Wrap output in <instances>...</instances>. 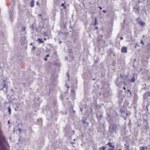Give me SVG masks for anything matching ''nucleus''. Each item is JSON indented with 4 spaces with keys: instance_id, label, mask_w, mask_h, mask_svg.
Wrapping results in <instances>:
<instances>
[{
    "instance_id": "11",
    "label": "nucleus",
    "mask_w": 150,
    "mask_h": 150,
    "mask_svg": "<svg viewBox=\"0 0 150 150\" xmlns=\"http://www.w3.org/2000/svg\"><path fill=\"white\" fill-rule=\"evenodd\" d=\"M112 143L111 142H109L107 144V145L109 146V147H110V148H108V150H115L114 149L115 148V146L114 145H112Z\"/></svg>"
},
{
    "instance_id": "43",
    "label": "nucleus",
    "mask_w": 150,
    "mask_h": 150,
    "mask_svg": "<svg viewBox=\"0 0 150 150\" xmlns=\"http://www.w3.org/2000/svg\"><path fill=\"white\" fill-rule=\"evenodd\" d=\"M7 123H8V124H10V121L9 120H8L7 122Z\"/></svg>"
},
{
    "instance_id": "2",
    "label": "nucleus",
    "mask_w": 150,
    "mask_h": 150,
    "mask_svg": "<svg viewBox=\"0 0 150 150\" xmlns=\"http://www.w3.org/2000/svg\"><path fill=\"white\" fill-rule=\"evenodd\" d=\"M118 126L117 125L115 124H111L109 127V132L111 134H113L114 133H116L117 131Z\"/></svg>"
},
{
    "instance_id": "13",
    "label": "nucleus",
    "mask_w": 150,
    "mask_h": 150,
    "mask_svg": "<svg viewBox=\"0 0 150 150\" xmlns=\"http://www.w3.org/2000/svg\"><path fill=\"white\" fill-rule=\"evenodd\" d=\"M127 47H123L121 49V51L122 53H127Z\"/></svg>"
},
{
    "instance_id": "48",
    "label": "nucleus",
    "mask_w": 150,
    "mask_h": 150,
    "mask_svg": "<svg viewBox=\"0 0 150 150\" xmlns=\"http://www.w3.org/2000/svg\"><path fill=\"white\" fill-rule=\"evenodd\" d=\"M62 43V42L61 41H60L59 42V44H61Z\"/></svg>"
},
{
    "instance_id": "31",
    "label": "nucleus",
    "mask_w": 150,
    "mask_h": 150,
    "mask_svg": "<svg viewBox=\"0 0 150 150\" xmlns=\"http://www.w3.org/2000/svg\"><path fill=\"white\" fill-rule=\"evenodd\" d=\"M36 49V47L35 46H33V47L32 48L31 50L32 51H33L35 50Z\"/></svg>"
},
{
    "instance_id": "14",
    "label": "nucleus",
    "mask_w": 150,
    "mask_h": 150,
    "mask_svg": "<svg viewBox=\"0 0 150 150\" xmlns=\"http://www.w3.org/2000/svg\"><path fill=\"white\" fill-rule=\"evenodd\" d=\"M123 80V81L126 82L127 83V82H129V79L128 78L127 76H126L123 79H122V80Z\"/></svg>"
},
{
    "instance_id": "32",
    "label": "nucleus",
    "mask_w": 150,
    "mask_h": 150,
    "mask_svg": "<svg viewBox=\"0 0 150 150\" xmlns=\"http://www.w3.org/2000/svg\"><path fill=\"white\" fill-rule=\"evenodd\" d=\"M141 43L142 44V45H144V42L143 40H141Z\"/></svg>"
},
{
    "instance_id": "37",
    "label": "nucleus",
    "mask_w": 150,
    "mask_h": 150,
    "mask_svg": "<svg viewBox=\"0 0 150 150\" xmlns=\"http://www.w3.org/2000/svg\"><path fill=\"white\" fill-rule=\"evenodd\" d=\"M49 54H47V55H46V57H49Z\"/></svg>"
},
{
    "instance_id": "35",
    "label": "nucleus",
    "mask_w": 150,
    "mask_h": 150,
    "mask_svg": "<svg viewBox=\"0 0 150 150\" xmlns=\"http://www.w3.org/2000/svg\"><path fill=\"white\" fill-rule=\"evenodd\" d=\"M72 135H74L75 134V132L74 130L72 131Z\"/></svg>"
},
{
    "instance_id": "55",
    "label": "nucleus",
    "mask_w": 150,
    "mask_h": 150,
    "mask_svg": "<svg viewBox=\"0 0 150 150\" xmlns=\"http://www.w3.org/2000/svg\"><path fill=\"white\" fill-rule=\"evenodd\" d=\"M44 40H46V38H44Z\"/></svg>"
},
{
    "instance_id": "19",
    "label": "nucleus",
    "mask_w": 150,
    "mask_h": 150,
    "mask_svg": "<svg viewBox=\"0 0 150 150\" xmlns=\"http://www.w3.org/2000/svg\"><path fill=\"white\" fill-rule=\"evenodd\" d=\"M37 40L38 42L39 43H44V42L41 39L39 38H38Z\"/></svg>"
},
{
    "instance_id": "45",
    "label": "nucleus",
    "mask_w": 150,
    "mask_h": 150,
    "mask_svg": "<svg viewBox=\"0 0 150 150\" xmlns=\"http://www.w3.org/2000/svg\"><path fill=\"white\" fill-rule=\"evenodd\" d=\"M120 39L121 40H122L123 39V38L122 37H120Z\"/></svg>"
},
{
    "instance_id": "10",
    "label": "nucleus",
    "mask_w": 150,
    "mask_h": 150,
    "mask_svg": "<svg viewBox=\"0 0 150 150\" xmlns=\"http://www.w3.org/2000/svg\"><path fill=\"white\" fill-rule=\"evenodd\" d=\"M138 98L137 94L136 93H135L133 97V103L134 104H136L137 103Z\"/></svg>"
},
{
    "instance_id": "54",
    "label": "nucleus",
    "mask_w": 150,
    "mask_h": 150,
    "mask_svg": "<svg viewBox=\"0 0 150 150\" xmlns=\"http://www.w3.org/2000/svg\"><path fill=\"white\" fill-rule=\"evenodd\" d=\"M73 112L74 113H75L76 112V111H75V110H73Z\"/></svg>"
},
{
    "instance_id": "53",
    "label": "nucleus",
    "mask_w": 150,
    "mask_h": 150,
    "mask_svg": "<svg viewBox=\"0 0 150 150\" xmlns=\"http://www.w3.org/2000/svg\"><path fill=\"white\" fill-rule=\"evenodd\" d=\"M38 16H42V15H41V14H39L38 15Z\"/></svg>"
},
{
    "instance_id": "15",
    "label": "nucleus",
    "mask_w": 150,
    "mask_h": 150,
    "mask_svg": "<svg viewBox=\"0 0 150 150\" xmlns=\"http://www.w3.org/2000/svg\"><path fill=\"white\" fill-rule=\"evenodd\" d=\"M103 128V125H99V127L98 129V131L99 132H102V129Z\"/></svg>"
},
{
    "instance_id": "47",
    "label": "nucleus",
    "mask_w": 150,
    "mask_h": 150,
    "mask_svg": "<svg viewBox=\"0 0 150 150\" xmlns=\"http://www.w3.org/2000/svg\"><path fill=\"white\" fill-rule=\"evenodd\" d=\"M123 88L124 90H126V88L125 87H124Z\"/></svg>"
},
{
    "instance_id": "27",
    "label": "nucleus",
    "mask_w": 150,
    "mask_h": 150,
    "mask_svg": "<svg viewBox=\"0 0 150 150\" xmlns=\"http://www.w3.org/2000/svg\"><path fill=\"white\" fill-rule=\"evenodd\" d=\"M54 1L55 4L56 5L58 4L59 3V2L58 0H56V1H55V0H54Z\"/></svg>"
},
{
    "instance_id": "56",
    "label": "nucleus",
    "mask_w": 150,
    "mask_h": 150,
    "mask_svg": "<svg viewBox=\"0 0 150 150\" xmlns=\"http://www.w3.org/2000/svg\"><path fill=\"white\" fill-rule=\"evenodd\" d=\"M23 85L24 86H25V83H23Z\"/></svg>"
},
{
    "instance_id": "6",
    "label": "nucleus",
    "mask_w": 150,
    "mask_h": 150,
    "mask_svg": "<svg viewBox=\"0 0 150 150\" xmlns=\"http://www.w3.org/2000/svg\"><path fill=\"white\" fill-rule=\"evenodd\" d=\"M97 117L98 120H101L103 117L102 113L100 111H98L96 113Z\"/></svg>"
},
{
    "instance_id": "58",
    "label": "nucleus",
    "mask_w": 150,
    "mask_h": 150,
    "mask_svg": "<svg viewBox=\"0 0 150 150\" xmlns=\"http://www.w3.org/2000/svg\"><path fill=\"white\" fill-rule=\"evenodd\" d=\"M98 62V61L97 60H96L95 61V62L96 63Z\"/></svg>"
},
{
    "instance_id": "3",
    "label": "nucleus",
    "mask_w": 150,
    "mask_h": 150,
    "mask_svg": "<svg viewBox=\"0 0 150 150\" xmlns=\"http://www.w3.org/2000/svg\"><path fill=\"white\" fill-rule=\"evenodd\" d=\"M115 83L117 86L119 87H121L123 84L126 86L127 84L126 82L123 81L122 78L118 77L116 80Z\"/></svg>"
},
{
    "instance_id": "29",
    "label": "nucleus",
    "mask_w": 150,
    "mask_h": 150,
    "mask_svg": "<svg viewBox=\"0 0 150 150\" xmlns=\"http://www.w3.org/2000/svg\"><path fill=\"white\" fill-rule=\"evenodd\" d=\"M122 101H123V99H122V98H121V99H120V100H119V104H120V103H121L122 102Z\"/></svg>"
},
{
    "instance_id": "38",
    "label": "nucleus",
    "mask_w": 150,
    "mask_h": 150,
    "mask_svg": "<svg viewBox=\"0 0 150 150\" xmlns=\"http://www.w3.org/2000/svg\"><path fill=\"white\" fill-rule=\"evenodd\" d=\"M44 60H45V61H47V58H46V57H45V58H44Z\"/></svg>"
},
{
    "instance_id": "7",
    "label": "nucleus",
    "mask_w": 150,
    "mask_h": 150,
    "mask_svg": "<svg viewBox=\"0 0 150 150\" xmlns=\"http://www.w3.org/2000/svg\"><path fill=\"white\" fill-rule=\"evenodd\" d=\"M81 123L85 127L89 125V123L87 121V119L86 118H83L81 120Z\"/></svg>"
},
{
    "instance_id": "18",
    "label": "nucleus",
    "mask_w": 150,
    "mask_h": 150,
    "mask_svg": "<svg viewBox=\"0 0 150 150\" xmlns=\"http://www.w3.org/2000/svg\"><path fill=\"white\" fill-rule=\"evenodd\" d=\"M34 1L33 0H32L30 3V6L31 7H33L34 6Z\"/></svg>"
},
{
    "instance_id": "60",
    "label": "nucleus",
    "mask_w": 150,
    "mask_h": 150,
    "mask_svg": "<svg viewBox=\"0 0 150 150\" xmlns=\"http://www.w3.org/2000/svg\"><path fill=\"white\" fill-rule=\"evenodd\" d=\"M80 110H81V111H82V109L81 108H80Z\"/></svg>"
},
{
    "instance_id": "61",
    "label": "nucleus",
    "mask_w": 150,
    "mask_h": 150,
    "mask_svg": "<svg viewBox=\"0 0 150 150\" xmlns=\"http://www.w3.org/2000/svg\"><path fill=\"white\" fill-rule=\"evenodd\" d=\"M118 150H122L121 149H118Z\"/></svg>"
},
{
    "instance_id": "49",
    "label": "nucleus",
    "mask_w": 150,
    "mask_h": 150,
    "mask_svg": "<svg viewBox=\"0 0 150 150\" xmlns=\"http://www.w3.org/2000/svg\"><path fill=\"white\" fill-rule=\"evenodd\" d=\"M95 29H98V27H95Z\"/></svg>"
},
{
    "instance_id": "63",
    "label": "nucleus",
    "mask_w": 150,
    "mask_h": 150,
    "mask_svg": "<svg viewBox=\"0 0 150 150\" xmlns=\"http://www.w3.org/2000/svg\"><path fill=\"white\" fill-rule=\"evenodd\" d=\"M76 139H74V141H76Z\"/></svg>"
},
{
    "instance_id": "9",
    "label": "nucleus",
    "mask_w": 150,
    "mask_h": 150,
    "mask_svg": "<svg viewBox=\"0 0 150 150\" xmlns=\"http://www.w3.org/2000/svg\"><path fill=\"white\" fill-rule=\"evenodd\" d=\"M112 29L111 28H109L107 31V34L105 36L106 38H109L111 34Z\"/></svg>"
},
{
    "instance_id": "51",
    "label": "nucleus",
    "mask_w": 150,
    "mask_h": 150,
    "mask_svg": "<svg viewBox=\"0 0 150 150\" xmlns=\"http://www.w3.org/2000/svg\"><path fill=\"white\" fill-rule=\"evenodd\" d=\"M106 12V10H104V13H105Z\"/></svg>"
},
{
    "instance_id": "50",
    "label": "nucleus",
    "mask_w": 150,
    "mask_h": 150,
    "mask_svg": "<svg viewBox=\"0 0 150 150\" xmlns=\"http://www.w3.org/2000/svg\"><path fill=\"white\" fill-rule=\"evenodd\" d=\"M2 76H3L1 74L0 75V76L1 77H1H2Z\"/></svg>"
},
{
    "instance_id": "42",
    "label": "nucleus",
    "mask_w": 150,
    "mask_h": 150,
    "mask_svg": "<svg viewBox=\"0 0 150 150\" xmlns=\"http://www.w3.org/2000/svg\"><path fill=\"white\" fill-rule=\"evenodd\" d=\"M18 130L19 131V132H21V129H20V128H19L18 129Z\"/></svg>"
},
{
    "instance_id": "41",
    "label": "nucleus",
    "mask_w": 150,
    "mask_h": 150,
    "mask_svg": "<svg viewBox=\"0 0 150 150\" xmlns=\"http://www.w3.org/2000/svg\"><path fill=\"white\" fill-rule=\"evenodd\" d=\"M36 5H37V6H38V5H39V4L38 2V1H37L36 2Z\"/></svg>"
},
{
    "instance_id": "44",
    "label": "nucleus",
    "mask_w": 150,
    "mask_h": 150,
    "mask_svg": "<svg viewBox=\"0 0 150 150\" xmlns=\"http://www.w3.org/2000/svg\"><path fill=\"white\" fill-rule=\"evenodd\" d=\"M129 93H130V94L131 96H132V93L131 92H130Z\"/></svg>"
},
{
    "instance_id": "28",
    "label": "nucleus",
    "mask_w": 150,
    "mask_h": 150,
    "mask_svg": "<svg viewBox=\"0 0 150 150\" xmlns=\"http://www.w3.org/2000/svg\"><path fill=\"white\" fill-rule=\"evenodd\" d=\"M19 108V106L18 105H17L16 104V108H15V110H17V109Z\"/></svg>"
},
{
    "instance_id": "16",
    "label": "nucleus",
    "mask_w": 150,
    "mask_h": 150,
    "mask_svg": "<svg viewBox=\"0 0 150 150\" xmlns=\"http://www.w3.org/2000/svg\"><path fill=\"white\" fill-rule=\"evenodd\" d=\"M135 79L134 77L132 76L130 79V80H129V81L130 82H134L135 81Z\"/></svg>"
},
{
    "instance_id": "62",
    "label": "nucleus",
    "mask_w": 150,
    "mask_h": 150,
    "mask_svg": "<svg viewBox=\"0 0 150 150\" xmlns=\"http://www.w3.org/2000/svg\"><path fill=\"white\" fill-rule=\"evenodd\" d=\"M135 48H137L136 45V46H135Z\"/></svg>"
},
{
    "instance_id": "17",
    "label": "nucleus",
    "mask_w": 150,
    "mask_h": 150,
    "mask_svg": "<svg viewBox=\"0 0 150 150\" xmlns=\"http://www.w3.org/2000/svg\"><path fill=\"white\" fill-rule=\"evenodd\" d=\"M140 150H147V148L146 146H140Z\"/></svg>"
},
{
    "instance_id": "1",
    "label": "nucleus",
    "mask_w": 150,
    "mask_h": 150,
    "mask_svg": "<svg viewBox=\"0 0 150 150\" xmlns=\"http://www.w3.org/2000/svg\"><path fill=\"white\" fill-rule=\"evenodd\" d=\"M7 144L6 137L0 131V148H2L4 144Z\"/></svg>"
},
{
    "instance_id": "20",
    "label": "nucleus",
    "mask_w": 150,
    "mask_h": 150,
    "mask_svg": "<svg viewBox=\"0 0 150 150\" xmlns=\"http://www.w3.org/2000/svg\"><path fill=\"white\" fill-rule=\"evenodd\" d=\"M120 78H122V79H123L124 77L126 76L125 74H120Z\"/></svg>"
},
{
    "instance_id": "26",
    "label": "nucleus",
    "mask_w": 150,
    "mask_h": 150,
    "mask_svg": "<svg viewBox=\"0 0 150 150\" xmlns=\"http://www.w3.org/2000/svg\"><path fill=\"white\" fill-rule=\"evenodd\" d=\"M25 28L24 27H22L21 28V30L22 31H24L25 30Z\"/></svg>"
},
{
    "instance_id": "34",
    "label": "nucleus",
    "mask_w": 150,
    "mask_h": 150,
    "mask_svg": "<svg viewBox=\"0 0 150 150\" xmlns=\"http://www.w3.org/2000/svg\"><path fill=\"white\" fill-rule=\"evenodd\" d=\"M136 9H137V11H138V13H139V8H137Z\"/></svg>"
},
{
    "instance_id": "24",
    "label": "nucleus",
    "mask_w": 150,
    "mask_h": 150,
    "mask_svg": "<svg viewBox=\"0 0 150 150\" xmlns=\"http://www.w3.org/2000/svg\"><path fill=\"white\" fill-rule=\"evenodd\" d=\"M61 6L62 7H63V8L64 9H65L66 8V6L64 5V4L63 3L61 5Z\"/></svg>"
},
{
    "instance_id": "4",
    "label": "nucleus",
    "mask_w": 150,
    "mask_h": 150,
    "mask_svg": "<svg viewBox=\"0 0 150 150\" xmlns=\"http://www.w3.org/2000/svg\"><path fill=\"white\" fill-rule=\"evenodd\" d=\"M6 83L3 80L0 86V89L3 90L4 91H7L6 87Z\"/></svg>"
},
{
    "instance_id": "46",
    "label": "nucleus",
    "mask_w": 150,
    "mask_h": 150,
    "mask_svg": "<svg viewBox=\"0 0 150 150\" xmlns=\"http://www.w3.org/2000/svg\"><path fill=\"white\" fill-rule=\"evenodd\" d=\"M99 8L101 10L102 9V8L100 6H99Z\"/></svg>"
},
{
    "instance_id": "33",
    "label": "nucleus",
    "mask_w": 150,
    "mask_h": 150,
    "mask_svg": "<svg viewBox=\"0 0 150 150\" xmlns=\"http://www.w3.org/2000/svg\"><path fill=\"white\" fill-rule=\"evenodd\" d=\"M99 149L100 150H103V146H102L101 147L99 148Z\"/></svg>"
},
{
    "instance_id": "23",
    "label": "nucleus",
    "mask_w": 150,
    "mask_h": 150,
    "mask_svg": "<svg viewBox=\"0 0 150 150\" xmlns=\"http://www.w3.org/2000/svg\"><path fill=\"white\" fill-rule=\"evenodd\" d=\"M97 18H95V23H94V26H95L97 24Z\"/></svg>"
},
{
    "instance_id": "57",
    "label": "nucleus",
    "mask_w": 150,
    "mask_h": 150,
    "mask_svg": "<svg viewBox=\"0 0 150 150\" xmlns=\"http://www.w3.org/2000/svg\"><path fill=\"white\" fill-rule=\"evenodd\" d=\"M67 75L68 76V78H69V75H68V74H67Z\"/></svg>"
},
{
    "instance_id": "22",
    "label": "nucleus",
    "mask_w": 150,
    "mask_h": 150,
    "mask_svg": "<svg viewBox=\"0 0 150 150\" xmlns=\"http://www.w3.org/2000/svg\"><path fill=\"white\" fill-rule=\"evenodd\" d=\"M8 114L9 115H10L11 113V109L10 108V107H8Z\"/></svg>"
},
{
    "instance_id": "25",
    "label": "nucleus",
    "mask_w": 150,
    "mask_h": 150,
    "mask_svg": "<svg viewBox=\"0 0 150 150\" xmlns=\"http://www.w3.org/2000/svg\"><path fill=\"white\" fill-rule=\"evenodd\" d=\"M147 47L148 48V49L149 51H150V43H149L147 45Z\"/></svg>"
},
{
    "instance_id": "12",
    "label": "nucleus",
    "mask_w": 150,
    "mask_h": 150,
    "mask_svg": "<svg viewBox=\"0 0 150 150\" xmlns=\"http://www.w3.org/2000/svg\"><path fill=\"white\" fill-rule=\"evenodd\" d=\"M149 96H150V92H146L145 93L144 95V98L145 100Z\"/></svg>"
},
{
    "instance_id": "8",
    "label": "nucleus",
    "mask_w": 150,
    "mask_h": 150,
    "mask_svg": "<svg viewBox=\"0 0 150 150\" xmlns=\"http://www.w3.org/2000/svg\"><path fill=\"white\" fill-rule=\"evenodd\" d=\"M138 21V23L142 26H144L146 25L145 23L141 21L140 18H138L137 19Z\"/></svg>"
},
{
    "instance_id": "40",
    "label": "nucleus",
    "mask_w": 150,
    "mask_h": 150,
    "mask_svg": "<svg viewBox=\"0 0 150 150\" xmlns=\"http://www.w3.org/2000/svg\"><path fill=\"white\" fill-rule=\"evenodd\" d=\"M71 144H75L76 143L75 142H71Z\"/></svg>"
},
{
    "instance_id": "36",
    "label": "nucleus",
    "mask_w": 150,
    "mask_h": 150,
    "mask_svg": "<svg viewBox=\"0 0 150 150\" xmlns=\"http://www.w3.org/2000/svg\"><path fill=\"white\" fill-rule=\"evenodd\" d=\"M127 92H129V93H130V92H131V91H130V90H129V89H128V90H127ZM125 92L126 93H127V91Z\"/></svg>"
},
{
    "instance_id": "52",
    "label": "nucleus",
    "mask_w": 150,
    "mask_h": 150,
    "mask_svg": "<svg viewBox=\"0 0 150 150\" xmlns=\"http://www.w3.org/2000/svg\"><path fill=\"white\" fill-rule=\"evenodd\" d=\"M30 45H33V43H30Z\"/></svg>"
},
{
    "instance_id": "59",
    "label": "nucleus",
    "mask_w": 150,
    "mask_h": 150,
    "mask_svg": "<svg viewBox=\"0 0 150 150\" xmlns=\"http://www.w3.org/2000/svg\"><path fill=\"white\" fill-rule=\"evenodd\" d=\"M105 147L104 146V150H105Z\"/></svg>"
},
{
    "instance_id": "21",
    "label": "nucleus",
    "mask_w": 150,
    "mask_h": 150,
    "mask_svg": "<svg viewBox=\"0 0 150 150\" xmlns=\"http://www.w3.org/2000/svg\"><path fill=\"white\" fill-rule=\"evenodd\" d=\"M120 112L121 113L123 114L125 113V111L122 108H121L120 109Z\"/></svg>"
},
{
    "instance_id": "64",
    "label": "nucleus",
    "mask_w": 150,
    "mask_h": 150,
    "mask_svg": "<svg viewBox=\"0 0 150 150\" xmlns=\"http://www.w3.org/2000/svg\"><path fill=\"white\" fill-rule=\"evenodd\" d=\"M93 80H95V79H93Z\"/></svg>"
},
{
    "instance_id": "39",
    "label": "nucleus",
    "mask_w": 150,
    "mask_h": 150,
    "mask_svg": "<svg viewBox=\"0 0 150 150\" xmlns=\"http://www.w3.org/2000/svg\"><path fill=\"white\" fill-rule=\"evenodd\" d=\"M145 127H146L147 128H149V126L147 125H145Z\"/></svg>"
},
{
    "instance_id": "30",
    "label": "nucleus",
    "mask_w": 150,
    "mask_h": 150,
    "mask_svg": "<svg viewBox=\"0 0 150 150\" xmlns=\"http://www.w3.org/2000/svg\"><path fill=\"white\" fill-rule=\"evenodd\" d=\"M129 145H127L126 146V150H129Z\"/></svg>"
},
{
    "instance_id": "5",
    "label": "nucleus",
    "mask_w": 150,
    "mask_h": 150,
    "mask_svg": "<svg viewBox=\"0 0 150 150\" xmlns=\"http://www.w3.org/2000/svg\"><path fill=\"white\" fill-rule=\"evenodd\" d=\"M64 135L66 137H70L72 136L71 131L68 127H66L65 129Z\"/></svg>"
}]
</instances>
